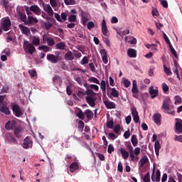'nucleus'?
<instances>
[{"label": "nucleus", "instance_id": "obj_21", "mask_svg": "<svg viewBox=\"0 0 182 182\" xmlns=\"http://www.w3.org/2000/svg\"><path fill=\"white\" fill-rule=\"evenodd\" d=\"M153 120L156 124L160 126L161 124V114H154L153 116Z\"/></svg>", "mask_w": 182, "mask_h": 182}, {"label": "nucleus", "instance_id": "obj_63", "mask_svg": "<svg viewBox=\"0 0 182 182\" xmlns=\"http://www.w3.org/2000/svg\"><path fill=\"white\" fill-rule=\"evenodd\" d=\"M114 133H116V134H119V132H120V125H116L114 127Z\"/></svg>", "mask_w": 182, "mask_h": 182}, {"label": "nucleus", "instance_id": "obj_27", "mask_svg": "<svg viewBox=\"0 0 182 182\" xmlns=\"http://www.w3.org/2000/svg\"><path fill=\"white\" fill-rule=\"evenodd\" d=\"M16 126V123L14 121H9L6 124V130H14V128Z\"/></svg>", "mask_w": 182, "mask_h": 182}, {"label": "nucleus", "instance_id": "obj_41", "mask_svg": "<svg viewBox=\"0 0 182 182\" xmlns=\"http://www.w3.org/2000/svg\"><path fill=\"white\" fill-rule=\"evenodd\" d=\"M38 50H43V52H46V53L50 52V49L49 48V47L48 46H45V45L39 46Z\"/></svg>", "mask_w": 182, "mask_h": 182}, {"label": "nucleus", "instance_id": "obj_7", "mask_svg": "<svg viewBox=\"0 0 182 182\" xmlns=\"http://www.w3.org/2000/svg\"><path fill=\"white\" fill-rule=\"evenodd\" d=\"M11 20L9 18L6 17L1 20V26L3 28V30L5 31L6 32L9 31L11 29Z\"/></svg>", "mask_w": 182, "mask_h": 182}, {"label": "nucleus", "instance_id": "obj_44", "mask_svg": "<svg viewBox=\"0 0 182 182\" xmlns=\"http://www.w3.org/2000/svg\"><path fill=\"white\" fill-rule=\"evenodd\" d=\"M129 33H130V30H129V28H126L124 31L119 32V36H124V35H129Z\"/></svg>", "mask_w": 182, "mask_h": 182}, {"label": "nucleus", "instance_id": "obj_25", "mask_svg": "<svg viewBox=\"0 0 182 182\" xmlns=\"http://www.w3.org/2000/svg\"><path fill=\"white\" fill-rule=\"evenodd\" d=\"M53 81L55 86H60L62 85V78L58 75L54 76Z\"/></svg>", "mask_w": 182, "mask_h": 182}, {"label": "nucleus", "instance_id": "obj_14", "mask_svg": "<svg viewBox=\"0 0 182 182\" xmlns=\"http://www.w3.org/2000/svg\"><path fill=\"white\" fill-rule=\"evenodd\" d=\"M5 141L6 143H8V144H11L12 141L13 143H14V144H16V139L11 134H8L6 135Z\"/></svg>", "mask_w": 182, "mask_h": 182}, {"label": "nucleus", "instance_id": "obj_28", "mask_svg": "<svg viewBox=\"0 0 182 182\" xmlns=\"http://www.w3.org/2000/svg\"><path fill=\"white\" fill-rule=\"evenodd\" d=\"M0 112H1V113H4V114H6L7 116H9V114H11V111L9 110V108L5 105H1L0 107Z\"/></svg>", "mask_w": 182, "mask_h": 182}, {"label": "nucleus", "instance_id": "obj_36", "mask_svg": "<svg viewBox=\"0 0 182 182\" xmlns=\"http://www.w3.org/2000/svg\"><path fill=\"white\" fill-rule=\"evenodd\" d=\"M28 73L32 79H36L38 77V73L35 70H28Z\"/></svg>", "mask_w": 182, "mask_h": 182}, {"label": "nucleus", "instance_id": "obj_16", "mask_svg": "<svg viewBox=\"0 0 182 182\" xmlns=\"http://www.w3.org/2000/svg\"><path fill=\"white\" fill-rule=\"evenodd\" d=\"M45 41H46L48 46H53L55 45V40L53 38L43 36V43H45Z\"/></svg>", "mask_w": 182, "mask_h": 182}, {"label": "nucleus", "instance_id": "obj_24", "mask_svg": "<svg viewBox=\"0 0 182 182\" xmlns=\"http://www.w3.org/2000/svg\"><path fill=\"white\" fill-rule=\"evenodd\" d=\"M104 105L107 107V109H116V104L112 101L105 100Z\"/></svg>", "mask_w": 182, "mask_h": 182}, {"label": "nucleus", "instance_id": "obj_49", "mask_svg": "<svg viewBox=\"0 0 182 182\" xmlns=\"http://www.w3.org/2000/svg\"><path fill=\"white\" fill-rule=\"evenodd\" d=\"M90 89L95 90V92H99V86L93 84H90Z\"/></svg>", "mask_w": 182, "mask_h": 182}, {"label": "nucleus", "instance_id": "obj_12", "mask_svg": "<svg viewBox=\"0 0 182 182\" xmlns=\"http://www.w3.org/2000/svg\"><path fill=\"white\" fill-rule=\"evenodd\" d=\"M154 170L155 168L154 167L152 175H151V180L152 181L160 182V177H161L160 170L159 169L156 170L155 176H154Z\"/></svg>", "mask_w": 182, "mask_h": 182}, {"label": "nucleus", "instance_id": "obj_1", "mask_svg": "<svg viewBox=\"0 0 182 182\" xmlns=\"http://www.w3.org/2000/svg\"><path fill=\"white\" fill-rule=\"evenodd\" d=\"M85 100L87 103L89 104V106L91 107H95L96 106V100H97V97H96V93L90 89H87L85 91Z\"/></svg>", "mask_w": 182, "mask_h": 182}, {"label": "nucleus", "instance_id": "obj_15", "mask_svg": "<svg viewBox=\"0 0 182 182\" xmlns=\"http://www.w3.org/2000/svg\"><path fill=\"white\" fill-rule=\"evenodd\" d=\"M100 53L102 56L103 63H105V65H107L109 60L107 58V53L106 52V50L101 49Z\"/></svg>", "mask_w": 182, "mask_h": 182}, {"label": "nucleus", "instance_id": "obj_10", "mask_svg": "<svg viewBox=\"0 0 182 182\" xmlns=\"http://www.w3.org/2000/svg\"><path fill=\"white\" fill-rule=\"evenodd\" d=\"M131 113L132 114L134 122H135V123H139L140 121V117H139V112H137L136 107H132L131 109Z\"/></svg>", "mask_w": 182, "mask_h": 182}, {"label": "nucleus", "instance_id": "obj_55", "mask_svg": "<svg viewBox=\"0 0 182 182\" xmlns=\"http://www.w3.org/2000/svg\"><path fill=\"white\" fill-rule=\"evenodd\" d=\"M68 21H70V22H76V16L75 15H70L68 17Z\"/></svg>", "mask_w": 182, "mask_h": 182}, {"label": "nucleus", "instance_id": "obj_53", "mask_svg": "<svg viewBox=\"0 0 182 182\" xmlns=\"http://www.w3.org/2000/svg\"><path fill=\"white\" fill-rule=\"evenodd\" d=\"M164 72L166 75H168V76H170V75H171V70H170V68L166 67V65H164Z\"/></svg>", "mask_w": 182, "mask_h": 182}, {"label": "nucleus", "instance_id": "obj_56", "mask_svg": "<svg viewBox=\"0 0 182 182\" xmlns=\"http://www.w3.org/2000/svg\"><path fill=\"white\" fill-rule=\"evenodd\" d=\"M123 83H124L125 87H129L131 85V82L129 81V80L124 79V78L123 80Z\"/></svg>", "mask_w": 182, "mask_h": 182}, {"label": "nucleus", "instance_id": "obj_5", "mask_svg": "<svg viewBox=\"0 0 182 182\" xmlns=\"http://www.w3.org/2000/svg\"><path fill=\"white\" fill-rule=\"evenodd\" d=\"M11 109L16 117H21V116H23V109L21 108L19 105L16 104H11Z\"/></svg>", "mask_w": 182, "mask_h": 182}, {"label": "nucleus", "instance_id": "obj_48", "mask_svg": "<svg viewBox=\"0 0 182 182\" xmlns=\"http://www.w3.org/2000/svg\"><path fill=\"white\" fill-rule=\"evenodd\" d=\"M143 181L144 182H150V173H146V175L143 178Z\"/></svg>", "mask_w": 182, "mask_h": 182}, {"label": "nucleus", "instance_id": "obj_11", "mask_svg": "<svg viewBox=\"0 0 182 182\" xmlns=\"http://www.w3.org/2000/svg\"><path fill=\"white\" fill-rule=\"evenodd\" d=\"M43 9L49 16H53V9L49 4H43Z\"/></svg>", "mask_w": 182, "mask_h": 182}, {"label": "nucleus", "instance_id": "obj_45", "mask_svg": "<svg viewBox=\"0 0 182 182\" xmlns=\"http://www.w3.org/2000/svg\"><path fill=\"white\" fill-rule=\"evenodd\" d=\"M182 103V99L180 96H175V105H178Z\"/></svg>", "mask_w": 182, "mask_h": 182}, {"label": "nucleus", "instance_id": "obj_2", "mask_svg": "<svg viewBox=\"0 0 182 182\" xmlns=\"http://www.w3.org/2000/svg\"><path fill=\"white\" fill-rule=\"evenodd\" d=\"M129 148V160L130 161H139V154H140V148L136 147L133 149L132 146H128Z\"/></svg>", "mask_w": 182, "mask_h": 182}, {"label": "nucleus", "instance_id": "obj_31", "mask_svg": "<svg viewBox=\"0 0 182 182\" xmlns=\"http://www.w3.org/2000/svg\"><path fill=\"white\" fill-rule=\"evenodd\" d=\"M154 149L156 157H159V154H160V149H161V146H160V142H159V141L155 142Z\"/></svg>", "mask_w": 182, "mask_h": 182}, {"label": "nucleus", "instance_id": "obj_30", "mask_svg": "<svg viewBox=\"0 0 182 182\" xmlns=\"http://www.w3.org/2000/svg\"><path fill=\"white\" fill-rule=\"evenodd\" d=\"M127 55L129 58H136L137 56V53L136 50L129 48L127 51Z\"/></svg>", "mask_w": 182, "mask_h": 182}, {"label": "nucleus", "instance_id": "obj_26", "mask_svg": "<svg viewBox=\"0 0 182 182\" xmlns=\"http://www.w3.org/2000/svg\"><path fill=\"white\" fill-rule=\"evenodd\" d=\"M120 153L124 160H127V159H129V156H130V152L129 153V151H126V149L123 148L120 149Z\"/></svg>", "mask_w": 182, "mask_h": 182}, {"label": "nucleus", "instance_id": "obj_40", "mask_svg": "<svg viewBox=\"0 0 182 182\" xmlns=\"http://www.w3.org/2000/svg\"><path fill=\"white\" fill-rule=\"evenodd\" d=\"M28 21L30 23H38V18H36V17H33L31 15H28Z\"/></svg>", "mask_w": 182, "mask_h": 182}, {"label": "nucleus", "instance_id": "obj_60", "mask_svg": "<svg viewBox=\"0 0 182 182\" xmlns=\"http://www.w3.org/2000/svg\"><path fill=\"white\" fill-rule=\"evenodd\" d=\"M3 5L6 9H8L9 8V1L8 0H3Z\"/></svg>", "mask_w": 182, "mask_h": 182}, {"label": "nucleus", "instance_id": "obj_32", "mask_svg": "<svg viewBox=\"0 0 182 182\" xmlns=\"http://www.w3.org/2000/svg\"><path fill=\"white\" fill-rule=\"evenodd\" d=\"M32 43L34 46H39L41 45V38L38 36H33Z\"/></svg>", "mask_w": 182, "mask_h": 182}, {"label": "nucleus", "instance_id": "obj_17", "mask_svg": "<svg viewBox=\"0 0 182 182\" xmlns=\"http://www.w3.org/2000/svg\"><path fill=\"white\" fill-rule=\"evenodd\" d=\"M100 89L102 92V93H106V89L107 87H109V82L108 81H106L105 80H102L100 84Z\"/></svg>", "mask_w": 182, "mask_h": 182}, {"label": "nucleus", "instance_id": "obj_59", "mask_svg": "<svg viewBox=\"0 0 182 182\" xmlns=\"http://www.w3.org/2000/svg\"><path fill=\"white\" fill-rule=\"evenodd\" d=\"M61 19L62 21H66V19H68V13L64 12L61 14Z\"/></svg>", "mask_w": 182, "mask_h": 182}, {"label": "nucleus", "instance_id": "obj_47", "mask_svg": "<svg viewBox=\"0 0 182 182\" xmlns=\"http://www.w3.org/2000/svg\"><path fill=\"white\" fill-rule=\"evenodd\" d=\"M89 63V58L85 56L82 60L80 61L81 65H87Z\"/></svg>", "mask_w": 182, "mask_h": 182}, {"label": "nucleus", "instance_id": "obj_39", "mask_svg": "<svg viewBox=\"0 0 182 182\" xmlns=\"http://www.w3.org/2000/svg\"><path fill=\"white\" fill-rule=\"evenodd\" d=\"M55 46L57 49H60L63 50H65V48H66V44L65 43V42H60L57 43Z\"/></svg>", "mask_w": 182, "mask_h": 182}, {"label": "nucleus", "instance_id": "obj_61", "mask_svg": "<svg viewBox=\"0 0 182 182\" xmlns=\"http://www.w3.org/2000/svg\"><path fill=\"white\" fill-rule=\"evenodd\" d=\"M109 139H111V140H114L115 139H117V136L113 133H109L108 134Z\"/></svg>", "mask_w": 182, "mask_h": 182}, {"label": "nucleus", "instance_id": "obj_18", "mask_svg": "<svg viewBox=\"0 0 182 182\" xmlns=\"http://www.w3.org/2000/svg\"><path fill=\"white\" fill-rule=\"evenodd\" d=\"M20 31L23 33L24 35H26V36H29L31 35V30L29 28L22 24H20L19 26Z\"/></svg>", "mask_w": 182, "mask_h": 182}, {"label": "nucleus", "instance_id": "obj_38", "mask_svg": "<svg viewBox=\"0 0 182 182\" xmlns=\"http://www.w3.org/2000/svg\"><path fill=\"white\" fill-rule=\"evenodd\" d=\"M110 95L113 97H119V91L116 90V88H112L110 92Z\"/></svg>", "mask_w": 182, "mask_h": 182}, {"label": "nucleus", "instance_id": "obj_33", "mask_svg": "<svg viewBox=\"0 0 182 182\" xmlns=\"http://www.w3.org/2000/svg\"><path fill=\"white\" fill-rule=\"evenodd\" d=\"M65 58L66 60H73L75 57H73V53L72 51H68L67 53L65 54Z\"/></svg>", "mask_w": 182, "mask_h": 182}, {"label": "nucleus", "instance_id": "obj_34", "mask_svg": "<svg viewBox=\"0 0 182 182\" xmlns=\"http://www.w3.org/2000/svg\"><path fill=\"white\" fill-rule=\"evenodd\" d=\"M147 161H149V158L147 156H143L139 161V168L143 167Z\"/></svg>", "mask_w": 182, "mask_h": 182}, {"label": "nucleus", "instance_id": "obj_52", "mask_svg": "<svg viewBox=\"0 0 182 182\" xmlns=\"http://www.w3.org/2000/svg\"><path fill=\"white\" fill-rule=\"evenodd\" d=\"M21 129L19 127H17L14 130V134L16 136V137H19V134H21Z\"/></svg>", "mask_w": 182, "mask_h": 182}, {"label": "nucleus", "instance_id": "obj_64", "mask_svg": "<svg viewBox=\"0 0 182 182\" xmlns=\"http://www.w3.org/2000/svg\"><path fill=\"white\" fill-rule=\"evenodd\" d=\"M119 22V19H117V17L113 16L111 18V23H117Z\"/></svg>", "mask_w": 182, "mask_h": 182}, {"label": "nucleus", "instance_id": "obj_62", "mask_svg": "<svg viewBox=\"0 0 182 182\" xmlns=\"http://www.w3.org/2000/svg\"><path fill=\"white\" fill-rule=\"evenodd\" d=\"M114 124V123L112 120L111 121H108L107 122V127H109V129H112Z\"/></svg>", "mask_w": 182, "mask_h": 182}, {"label": "nucleus", "instance_id": "obj_35", "mask_svg": "<svg viewBox=\"0 0 182 182\" xmlns=\"http://www.w3.org/2000/svg\"><path fill=\"white\" fill-rule=\"evenodd\" d=\"M85 115L89 119H93V112H92L90 109H86L85 111Z\"/></svg>", "mask_w": 182, "mask_h": 182}, {"label": "nucleus", "instance_id": "obj_22", "mask_svg": "<svg viewBox=\"0 0 182 182\" xmlns=\"http://www.w3.org/2000/svg\"><path fill=\"white\" fill-rule=\"evenodd\" d=\"M149 94L151 97L154 99V97H157V95H159V90L154 89V87H149Z\"/></svg>", "mask_w": 182, "mask_h": 182}, {"label": "nucleus", "instance_id": "obj_37", "mask_svg": "<svg viewBox=\"0 0 182 182\" xmlns=\"http://www.w3.org/2000/svg\"><path fill=\"white\" fill-rule=\"evenodd\" d=\"M88 82H90L91 83H95L96 85H100V81L95 77H90L88 78Z\"/></svg>", "mask_w": 182, "mask_h": 182}, {"label": "nucleus", "instance_id": "obj_4", "mask_svg": "<svg viewBox=\"0 0 182 182\" xmlns=\"http://www.w3.org/2000/svg\"><path fill=\"white\" fill-rule=\"evenodd\" d=\"M23 48L26 53H29V55H33L36 52V48L33 44L29 43V41L24 40L23 43Z\"/></svg>", "mask_w": 182, "mask_h": 182}, {"label": "nucleus", "instance_id": "obj_51", "mask_svg": "<svg viewBox=\"0 0 182 182\" xmlns=\"http://www.w3.org/2000/svg\"><path fill=\"white\" fill-rule=\"evenodd\" d=\"M161 5L164 6V8H168V3L166 0H159Z\"/></svg>", "mask_w": 182, "mask_h": 182}, {"label": "nucleus", "instance_id": "obj_19", "mask_svg": "<svg viewBox=\"0 0 182 182\" xmlns=\"http://www.w3.org/2000/svg\"><path fill=\"white\" fill-rule=\"evenodd\" d=\"M176 133H182V121H181V119H176Z\"/></svg>", "mask_w": 182, "mask_h": 182}, {"label": "nucleus", "instance_id": "obj_29", "mask_svg": "<svg viewBox=\"0 0 182 182\" xmlns=\"http://www.w3.org/2000/svg\"><path fill=\"white\" fill-rule=\"evenodd\" d=\"M79 168V164L77 162H73L70 165V171L71 173H74Z\"/></svg>", "mask_w": 182, "mask_h": 182}, {"label": "nucleus", "instance_id": "obj_9", "mask_svg": "<svg viewBox=\"0 0 182 182\" xmlns=\"http://www.w3.org/2000/svg\"><path fill=\"white\" fill-rule=\"evenodd\" d=\"M81 18L82 21V25L85 26V25L87 23V21L90 19V16L87 14V12L81 11Z\"/></svg>", "mask_w": 182, "mask_h": 182}, {"label": "nucleus", "instance_id": "obj_8", "mask_svg": "<svg viewBox=\"0 0 182 182\" xmlns=\"http://www.w3.org/2000/svg\"><path fill=\"white\" fill-rule=\"evenodd\" d=\"M132 93L133 97H135L137 99L139 97V88H137V81L133 80L132 82Z\"/></svg>", "mask_w": 182, "mask_h": 182}, {"label": "nucleus", "instance_id": "obj_46", "mask_svg": "<svg viewBox=\"0 0 182 182\" xmlns=\"http://www.w3.org/2000/svg\"><path fill=\"white\" fill-rule=\"evenodd\" d=\"M77 117H79V119H81V120H83V119H85V114L83 113V112H82V110L78 111V112L77 113Z\"/></svg>", "mask_w": 182, "mask_h": 182}, {"label": "nucleus", "instance_id": "obj_20", "mask_svg": "<svg viewBox=\"0 0 182 182\" xmlns=\"http://www.w3.org/2000/svg\"><path fill=\"white\" fill-rule=\"evenodd\" d=\"M29 147H32V141L29 137H26L23 143V148L29 149Z\"/></svg>", "mask_w": 182, "mask_h": 182}, {"label": "nucleus", "instance_id": "obj_54", "mask_svg": "<svg viewBox=\"0 0 182 182\" xmlns=\"http://www.w3.org/2000/svg\"><path fill=\"white\" fill-rule=\"evenodd\" d=\"M107 151L109 154H112V153H113V151H114V147H113V145L109 144L108 146V149Z\"/></svg>", "mask_w": 182, "mask_h": 182}, {"label": "nucleus", "instance_id": "obj_57", "mask_svg": "<svg viewBox=\"0 0 182 182\" xmlns=\"http://www.w3.org/2000/svg\"><path fill=\"white\" fill-rule=\"evenodd\" d=\"M19 17L22 22H26V15L23 14H19Z\"/></svg>", "mask_w": 182, "mask_h": 182}, {"label": "nucleus", "instance_id": "obj_42", "mask_svg": "<svg viewBox=\"0 0 182 182\" xmlns=\"http://www.w3.org/2000/svg\"><path fill=\"white\" fill-rule=\"evenodd\" d=\"M131 141H132L134 147H136V146H137V143H138L137 136H136V135H132V136L131 138Z\"/></svg>", "mask_w": 182, "mask_h": 182}, {"label": "nucleus", "instance_id": "obj_6", "mask_svg": "<svg viewBox=\"0 0 182 182\" xmlns=\"http://www.w3.org/2000/svg\"><path fill=\"white\" fill-rule=\"evenodd\" d=\"M162 109L164 110L165 113L174 115V109H173V107H170V104L168 102L164 101Z\"/></svg>", "mask_w": 182, "mask_h": 182}, {"label": "nucleus", "instance_id": "obj_58", "mask_svg": "<svg viewBox=\"0 0 182 182\" xmlns=\"http://www.w3.org/2000/svg\"><path fill=\"white\" fill-rule=\"evenodd\" d=\"M162 89L164 90V92H168V85H167V84H166V82H164L162 84Z\"/></svg>", "mask_w": 182, "mask_h": 182}, {"label": "nucleus", "instance_id": "obj_13", "mask_svg": "<svg viewBox=\"0 0 182 182\" xmlns=\"http://www.w3.org/2000/svg\"><path fill=\"white\" fill-rule=\"evenodd\" d=\"M47 60H49L51 63H57L59 62V56L53 54H48Z\"/></svg>", "mask_w": 182, "mask_h": 182}, {"label": "nucleus", "instance_id": "obj_50", "mask_svg": "<svg viewBox=\"0 0 182 182\" xmlns=\"http://www.w3.org/2000/svg\"><path fill=\"white\" fill-rule=\"evenodd\" d=\"M65 5H75L76 4V1L75 0H65Z\"/></svg>", "mask_w": 182, "mask_h": 182}, {"label": "nucleus", "instance_id": "obj_3", "mask_svg": "<svg viewBox=\"0 0 182 182\" xmlns=\"http://www.w3.org/2000/svg\"><path fill=\"white\" fill-rule=\"evenodd\" d=\"M25 11L27 15H32V12L33 14H34V15H38V16L42 14V9H41V7L36 4H34L31 6H26Z\"/></svg>", "mask_w": 182, "mask_h": 182}, {"label": "nucleus", "instance_id": "obj_43", "mask_svg": "<svg viewBox=\"0 0 182 182\" xmlns=\"http://www.w3.org/2000/svg\"><path fill=\"white\" fill-rule=\"evenodd\" d=\"M87 29L89 31H91V29H93V28H95V23L93 21H89L87 23Z\"/></svg>", "mask_w": 182, "mask_h": 182}, {"label": "nucleus", "instance_id": "obj_23", "mask_svg": "<svg viewBox=\"0 0 182 182\" xmlns=\"http://www.w3.org/2000/svg\"><path fill=\"white\" fill-rule=\"evenodd\" d=\"M107 26L106 24V20L103 19L102 21V33L104 36H107Z\"/></svg>", "mask_w": 182, "mask_h": 182}]
</instances>
